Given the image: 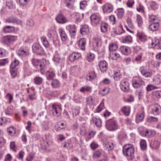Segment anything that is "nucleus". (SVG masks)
Listing matches in <instances>:
<instances>
[{"instance_id":"obj_1","label":"nucleus","mask_w":161,"mask_h":161,"mask_svg":"<svg viewBox=\"0 0 161 161\" xmlns=\"http://www.w3.org/2000/svg\"><path fill=\"white\" fill-rule=\"evenodd\" d=\"M134 148L131 144H125L123 147V152L124 155L132 159L134 158Z\"/></svg>"},{"instance_id":"obj_2","label":"nucleus","mask_w":161,"mask_h":161,"mask_svg":"<svg viewBox=\"0 0 161 161\" xmlns=\"http://www.w3.org/2000/svg\"><path fill=\"white\" fill-rule=\"evenodd\" d=\"M31 62L34 66L40 71L44 70L46 68L47 62L45 59L39 60L37 59L32 58L31 60Z\"/></svg>"},{"instance_id":"obj_3","label":"nucleus","mask_w":161,"mask_h":161,"mask_svg":"<svg viewBox=\"0 0 161 161\" xmlns=\"http://www.w3.org/2000/svg\"><path fill=\"white\" fill-rule=\"evenodd\" d=\"M106 125V128L110 131H114L118 128V125L116 121L113 119L108 120Z\"/></svg>"},{"instance_id":"obj_4","label":"nucleus","mask_w":161,"mask_h":161,"mask_svg":"<svg viewBox=\"0 0 161 161\" xmlns=\"http://www.w3.org/2000/svg\"><path fill=\"white\" fill-rule=\"evenodd\" d=\"M33 52L37 55H43L45 54L44 51L40 45L38 43H35L32 46Z\"/></svg>"},{"instance_id":"obj_5","label":"nucleus","mask_w":161,"mask_h":161,"mask_svg":"<svg viewBox=\"0 0 161 161\" xmlns=\"http://www.w3.org/2000/svg\"><path fill=\"white\" fill-rule=\"evenodd\" d=\"M66 29L69 31V34L72 38H75L76 35V29L74 25H69L66 27Z\"/></svg>"},{"instance_id":"obj_6","label":"nucleus","mask_w":161,"mask_h":161,"mask_svg":"<svg viewBox=\"0 0 161 161\" xmlns=\"http://www.w3.org/2000/svg\"><path fill=\"white\" fill-rule=\"evenodd\" d=\"M144 84V82L138 78H134L132 80V85L135 88L140 87Z\"/></svg>"},{"instance_id":"obj_7","label":"nucleus","mask_w":161,"mask_h":161,"mask_svg":"<svg viewBox=\"0 0 161 161\" xmlns=\"http://www.w3.org/2000/svg\"><path fill=\"white\" fill-rule=\"evenodd\" d=\"M53 113L54 116L58 117L61 114V108L58 105H53L52 106Z\"/></svg>"},{"instance_id":"obj_8","label":"nucleus","mask_w":161,"mask_h":161,"mask_svg":"<svg viewBox=\"0 0 161 161\" xmlns=\"http://www.w3.org/2000/svg\"><path fill=\"white\" fill-rule=\"evenodd\" d=\"M121 89L124 92H127L129 90V83L125 80H123L121 81L120 84Z\"/></svg>"},{"instance_id":"obj_9","label":"nucleus","mask_w":161,"mask_h":161,"mask_svg":"<svg viewBox=\"0 0 161 161\" xmlns=\"http://www.w3.org/2000/svg\"><path fill=\"white\" fill-rule=\"evenodd\" d=\"M17 37L15 36H7L4 38V42L6 44H8L15 41Z\"/></svg>"},{"instance_id":"obj_10","label":"nucleus","mask_w":161,"mask_h":161,"mask_svg":"<svg viewBox=\"0 0 161 161\" xmlns=\"http://www.w3.org/2000/svg\"><path fill=\"white\" fill-rule=\"evenodd\" d=\"M99 66L100 70L103 72L106 71L108 69V64L105 61H102L99 62Z\"/></svg>"},{"instance_id":"obj_11","label":"nucleus","mask_w":161,"mask_h":161,"mask_svg":"<svg viewBox=\"0 0 161 161\" xmlns=\"http://www.w3.org/2000/svg\"><path fill=\"white\" fill-rule=\"evenodd\" d=\"M81 56L80 53H74L69 56V59L71 62H73L77 60Z\"/></svg>"},{"instance_id":"obj_12","label":"nucleus","mask_w":161,"mask_h":161,"mask_svg":"<svg viewBox=\"0 0 161 161\" xmlns=\"http://www.w3.org/2000/svg\"><path fill=\"white\" fill-rule=\"evenodd\" d=\"M56 20L59 23L63 24L67 22L68 20L63 14H60L57 16Z\"/></svg>"},{"instance_id":"obj_13","label":"nucleus","mask_w":161,"mask_h":161,"mask_svg":"<svg viewBox=\"0 0 161 161\" xmlns=\"http://www.w3.org/2000/svg\"><path fill=\"white\" fill-rule=\"evenodd\" d=\"M58 32L62 41H66L68 39V36L65 31L62 28H59Z\"/></svg>"},{"instance_id":"obj_14","label":"nucleus","mask_w":161,"mask_h":161,"mask_svg":"<svg viewBox=\"0 0 161 161\" xmlns=\"http://www.w3.org/2000/svg\"><path fill=\"white\" fill-rule=\"evenodd\" d=\"M103 9L104 13H109L113 11V7L111 4L106 3L103 6Z\"/></svg>"},{"instance_id":"obj_15","label":"nucleus","mask_w":161,"mask_h":161,"mask_svg":"<svg viewBox=\"0 0 161 161\" xmlns=\"http://www.w3.org/2000/svg\"><path fill=\"white\" fill-rule=\"evenodd\" d=\"M90 19L91 21L96 25L99 24L100 21V17L95 14H92L91 15Z\"/></svg>"},{"instance_id":"obj_16","label":"nucleus","mask_w":161,"mask_h":161,"mask_svg":"<svg viewBox=\"0 0 161 161\" xmlns=\"http://www.w3.org/2000/svg\"><path fill=\"white\" fill-rule=\"evenodd\" d=\"M121 53L124 55H128L130 53L129 47L126 46H122L120 48Z\"/></svg>"},{"instance_id":"obj_17","label":"nucleus","mask_w":161,"mask_h":161,"mask_svg":"<svg viewBox=\"0 0 161 161\" xmlns=\"http://www.w3.org/2000/svg\"><path fill=\"white\" fill-rule=\"evenodd\" d=\"M86 39L85 38H82L79 41L78 44L79 47L82 50H84L86 48Z\"/></svg>"},{"instance_id":"obj_18","label":"nucleus","mask_w":161,"mask_h":161,"mask_svg":"<svg viewBox=\"0 0 161 161\" xmlns=\"http://www.w3.org/2000/svg\"><path fill=\"white\" fill-rule=\"evenodd\" d=\"M158 21L157 20L156 22H154L149 25V29L151 31H155L158 29Z\"/></svg>"},{"instance_id":"obj_19","label":"nucleus","mask_w":161,"mask_h":161,"mask_svg":"<svg viewBox=\"0 0 161 161\" xmlns=\"http://www.w3.org/2000/svg\"><path fill=\"white\" fill-rule=\"evenodd\" d=\"M144 112L142 110V111L136 116V122L137 123H139L142 121L144 116Z\"/></svg>"},{"instance_id":"obj_20","label":"nucleus","mask_w":161,"mask_h":161,"mask_svg":"<svg viewBox=\"0 0 161 161\" xmlns=\"http://www.w3.org/2000/svg\"><path fill=\"white\" fill-rule=\"evenodd\" d=\"M136 36L141 42H145L147 40V36L143 33L138 32Z\"/></svg>"},{"instance_id":"obj_21","label":"nucleus","mask_w":161,"mask_h":161,"mask_svg":"<svg viewBox=\"0 0 161 161\" xmlns=\"http://www.w3.org/2000/svg\"><path fill=\"white\" fill-rule=\"evenodd\" d=\"M18 53L19 55L25 56L28 54V51L26 48L22 47L18 51Z\"/></svg>"},{"instance_id":"obj_22","label":"nucleus","mask_w":161,"mask_h":161,"mask_svg":"<svg viewBox=\"0 0 161 161\" xmlns=\"http://www.w3.org/2000/svg\"><path fill=\"white\" fill-rule=\"evenodd\" d=\"M89 31V28L88 25H84L80 29V33L83 35H85L87 34Z\"/></svg>"},{"instance_id":"obj_23","label":"nucleus","mask_w":161,"mask_h":161,"mask_svg":"<svg viewBox=\"0 0 161 161\" xmlns=\"http://www.w3.org/2000/svg\"><path fill=\"white\" fill-rule=\"evenodd\" d=\"M3 30L5 33H11L14 31L15 28L13 26H7L3 28Z\"/></svg>"},{"instance_id":"obj_24","label":"nucleus","mask_w":161,"mask_h":161,"mask_svg":"<svg viewBox=\"0 0 161 161\" xmlns=\"http://www.w3.org/2000/svg\"><path fill=\"white\" fill-rule=\"evenodd\" d=\"M141 73L142 75L146 78L150 77L152 75V73L151 71H147L145 69L142 70Z\"/></svg>"},{"instance_id":"obj_25","label":"nucleus","mask_w":161,"mask_h":161,"mask_svg":"<svg viewBox=\"0 0 161 161\" xmlns=\"http://www.w3.org/2000/svg\"><path fill=\"white\" fill-rule=\"evenodd\" d=\"M108 27V25L107 23L105 22H102L101 23L100 29L101 31L102 32H106L107 31Z\"/></svg>"},{"instance_id":"obj_26","label":"nucleus","mask_w":161,"mask_h":161,"mask_svg":"<svg viewBox=\"0 0 161 161\" xmlns=\"http://www.w3.org/2000/svg\"><path fill=\"white\" fill-rule=\"evenodd\" d=\"M56 35L57 32L54 30L50 31L47 34V36L51 40H52V39L53 40V38Z\"/></svg>"},{"instance_id":"obj_27","label":"nucleus","mask_w":161,"mask_h":161,"mask_svg":"<svg viewBox=\"0 0 161 161\" xmlns=\"http://www.w3.org/2000/svg\"><path fill=\"white\" fill-rule=\"evenodd\" d=\"M51 85L54 88L58 87L60 86V82L58 80L56 79L52 80Z\"/></svg>"},{"instance_id":"obj_28","label":"nucleus","mask_w":161,"mask_h":161,"mask_svg":"<svg viewBox=\"0 0 161 161\" xmlns=\"http://www.w3.org/2000/svg\"><path fill=\"white\" fill-rule=\"evenodd\" d=\"M33 80L34 83L36 85H40L42 82L43 79L41 77L36 76L34 78Z\"/></svg>"},{"instance_id":"obj_29","label":"nucleus","mask_w":161,"mask_h":161,"mask_svg":"<svg viewBox=\"0 0 161 161\" xmlns=\"http://www.w3.org/2000/svg\"><path fill=\"white\" fill-rule=\"evenodd\" d=\"M121 112L125 115L128 116L130 113V109L129 107L124 106L121 109Z\"/></svg>"},{"instance_id":"obj_30","label":"nucleus","mask_w":161,"mask_h":161,"mask_svg":"<svg viewBox=\"0 0 161 161\" xmlns=\"http://www.w3.org/2000/svg\"><path fill=\"white\" fill-rule=\"evenodd\" d=\"M73 147V145L71 140H69L65 141L63 146L64 148L67 149H69Z\"/></svg>"},{"instance_id":"obj_31","label":"nucleus","mask_w":161,"mask_h":161,"mask_svg":"<svg viewBox=\"0 0 161 161\" xmlns=\"http://www.w3.org/2000/svg\"><path fill=\"white\" fill-rule=\"evenodd\" d=\"M150 130H147L145 131L142 130L140 132V134L142 136L149 137L151 136Z\"/></svg>"},{"instance_id":"obj_32","label":"nucleus","mask_w":161,"mask_h":161,"mask_svg":"<svg viewBox=\"0 0 161 161\" xmlns=\"http://www.w3.org/2000/svg\"><path fill=\"white\" fill-rule=\"evenodd\" d=\"M41 40L43 45L46 48H48L49 47L50 45L47 38L46 37H42L41 38Z\"/></svg>"},{"instance_id":"obj_33","label":"nucleus","mask_w":161,"mask_h":161,"mask_svg":"<svg viewBox=\"0 0 161 161\" xmlns=\"http://www.w3.org/2000/svg\"><path fill=\"white\" fill-rule=\"evenodd\" d=\"M93 122L94 123L95 125L98 127H100L101 125L102 122L99 119L94 118L92 119Z\"/></svg>"},{"instance_id":"obj_34","label":"nucleus","mask_w":161,"mask_h":161,"mask_svg":"<svg viewBox=\"0 0 161 161\" xmlns=\"http://www.w3.org/2000/svg\"><path fill=\"white\" fill-rule=\"evenodd\" d=\"M55 76L54 74L52 71H48L46 74L47 79L48 80H53Z\"/></svg>"},{"instance_id":"obj_35","label":"nucleus","mask_w":161,"mask_h":161,"mask_svg":"<svg viewBox=\"0 0 161 161\" xmlns=\"http://www.w3.org/2000/svg\"><path fill=\"white\" fill-rule=\"evenodd\" d=\"M105 147L108 151H109L113 149L114 145L113 143L107 142L105 144Z\"/></svg>"},{"instance_id":"obj_36","label":"nucleus","mask_w":161,"mask_h":161,"mask_svg":"<svg viewBox=\"0 0 161 161\" xmlns=\"http://www.w3.org/2000/svg\"><path fill=\"white\" fill-rule=\"evenodd\" d=\"M140 146L141 149L143 150H145L147 148V143L145 141L141 139L140 142Z\"/></svg>"},{"instance_id":"obj_37","label":"nucleus","mask_w":161,"mask_h":161,"mask_svg":"<svg viewBox=\"0 0 161 161\" xmlns=\"http://www.w3.org/2000/svg\"><path fill=\"white\" fill-rule=\"evenodd\" d=\"M94 54L93 53H89L87 54L86 59L88 61H92L94 60Z\"/></svg>"},{"instance_id":"obj_38","label":"nucleus","mask_w":161,"mask_h":161,"mask_svg":"<svg viewBox=\"0 0 161 161\" xmlns=\"http://www.w3.org/2000/svg\"><path fill=\"white\" fill-rule=\"evenodd\" d=\"M118 137L119 139L123 141L126 139V135L123 132H120L118 134Z\"/></svg>"},{"instance_id":"obj_39","label":"nucleus","mask_w":161,"mask_h":161,"mask_svg":"<svg viewBox=\"0 0 161 161\" xmlns=\"http://www.w3.org/2000/svg\"><path fill=\"white\" fill-rule=\"evenodd\" d=\"M7 131L8 134L11 135H12V134H15L16 133V129L13 126H11L8 128Z\"/></svg>"},{"instance_id":"obj_40","label":"nucleus","mask_w":161,"mask_h":161,"mask_svg":"<svg viewBox=\"0 0 161 161\" xmlns=\"http://www.w3.org/2000/svg\"><path fill=\"white\" fill-rule=\"evenodd\" d=\"M93 40L96 43V45L97 47L100 46L101 41V39L98 36H95L93 38Z\"/></svg>"},{"instance_id":"obj_41","label":"nucleus","mask_w":161,"mask_h":161,"mask_svg":"<svg viewBox=\"0 0 161 161\" xmlns=\"http://www.w3.org/2000/svg\"><path fill=\"white\" fill-rule=\"evenodd\" d=\"M10 72L11 75L13 78H14L17 75V71L15 68H10Z\"/></svg>"},{"instance_id":"obj_42","label":"nucleus","mask_w":161,"mask_h":161,"mask_svg":"<svg viewBox=\"0 0 161 161\" xmlns=\"http://www.w3.org/2000/svg\"><path fill=\"white\" fill-rule=\"evenodd\" d=\"M134 52L136 53H137L141 52L143 51L142 48L140 46H136L133 47Z\"/></svg>"},{"instance_id":"obj_43","label":"nucleus","mask_w":161,"mask_h":161,"mask_svg":"<svg viewBox=\"0 0 161 161\" xmlns=\"http://www.w3.org/2000/svg\"><path fill=\"white\" fill-rule=\"evenodd\" d=\"M132 41V38L130 36H126L122 39V42L123 43L130 42Z\"/></svg>"},{"instance_id":"obj_44","label":"nucleus","mask_w":161,"mask_h":161,"mask_svg":"<svg viewBox=\"0 0 161 161\" xmlns=\"http://www.w3.org/2000/svg\"><path fill=\"white\" fill-rule=\"evenodd\" d=\"M153 82L156 85H158L161 83V77L159 76L154 78L153 80Z\"/></svg>"},{"instance_id":"obj_45","label":"nucleus","mask_w":161,"mask_h":161,"mask_svg":"<svg viewBox=\"0 0 161 161\" xmlns=\"http://www.w3.org/2000/svg\"><path fill=\"white\" fill-rule=\"evenodd\" d=\"M91 90V88L88 86H85L82 87L80 89L81 92L84 93L90 91Z\"/></svg>"},{"instance_id":"obj_46","label":"nucleus","mask_w":161,"mask_h":161,"mask_svg":"<svg viewBox=\"0 0 161 161\" xmlns=\"http://www.w3.org/2000/svg\"><path fill=\"white\" fill-rule=\"evenodd\" d=\"M118 46L116 44L114 43L110 45L109 46V48L111 51H115L117 50Z\"/></svg>"},{"instance_id":"obj_47","label":"nucleus","mask_w":161,"mask_h":161,"mask_svg":"<svg viewBox=\"0 0 161 161\" xmlns=\"http://www.w3.org/2000/svg\"><path fill=\"white\" fill-rule=\"evenodd\" d=\"M160 144V141L155 140L153 142V147L155 149H158L159 147Z\"/></svg>"},{"instance_id":"obj_48","label":"nucleus","mask_w":161,"mask_h":161,"mask_svg":"<svg viewBox=\"0 0 161 161\" xmlns=\"http://www.w3.org/2000/svg\"><path fill=\"white\" fill-rule=\"evenodd\" d=\"M34 22L33 20L31 19H28L26 23V25L27 26L32 27L34 25Z\"/></svg>"},{"instance_id":"obj_49","label":"nucleus","mask_w":161,"mask_h":161,"mask_svg":"<svg viewBox=\"0 0 161 161\" xmlns=\"http://www.w3.org/2000/svg\"><path fill=\"white\" fill-rule=\"evenodd\" d=\"M111 56L112 59L114 60H116L120 57L119 54L115 53H112Z\"/></svg>"},{"instance_id":"obj_50","label":"nucleus","mask_w":161,"mask_h":161,"mask_svg":"<svg viewBox=\"0 0 161 161\" xmlns=\"http://www.w3.org/2000/svg\"><path fill=\"white\" fill-rule=\"evenodd\" d=\"M152 112L155 115H157L159 112V109L158 107H154L152 109Z\"/></svg>"},{"instance_id":"obj_51","label":"nucleus","mask_w":161,"mask_h":161,"mask_svg":"<svg viewBox=\"0 0 161 161\" xmlns=\"http://www.w3.org/2000/svg\"><path fill=\"white\" fill-rule=\"evenodd\" d=\"M104 106V103L103 102H101L100 105L97 108L96 111L97 112H100L103 109Z\"/></svg>"},{"instance_id":"obj_52","label":"nucleus","mask_w":161,"mask_h":161,"mask_svg":"<svg viewBox=\"0 0 161 161\" xmlns=\"http://www.w3.org/2000/svg\"><path fill=\"white\" fill-rule=\"evenodd\" d=\"M159 41H160L158 39L155 38L154 40H152L151 45L152 46H157L158 47L159 43Z\"/></svg>"},{"instance_id":"obj_53","label":"nucleus","mask_w":161,"mask_h":161,"mask_svg":"<svg viewBox=\"0 0 161 161\" xmlns=\"http://www.w3.org/2000/svg\"><path fill=\"white\" fill-rule=\"evenodd\" d=\"M19 62L18 60L15 59L14 61L12 62L10 66V68H15V67L17 66L19 64Z\"/></svg>"},{"instance_id":"obj_54","label":"nucleus","mask_w":161,"mask_h":161,"mask_svg":"<svg viewBox=\"0 0 161 161\" xmlns=\"http://www.w3.org/2000/svg\"><path fill=\"white\" fill-rule=\"evenodd\" d=\"M153 95L157 98H159L161 96V91H155L153 92Z\"/></svg>"},{"instance_id":"obj_55","label":"nucleus","mask_w":161,"mask_h":161,"mask_svg":"<svg viewBox=\"0 0 161 161\" xmlns=\"http://www.w3.org/2000/svg\"><path fill=\"white\" fill-rule=\"evenodd\" d=\"M102 151L101 150H98L96 151L93 154V156L94 158H98L101 155Z\"/></svg>"},{"instance_id":"obj_56","label":"nucleus","mask_w":161,"mask_h":161,"mask_svg":"<svg viewBox=\"0 0 161 161\" xmlns=\"http://www.w3.org/2000/svg\"><path fill=\"white\" fill-rule=\"evenodd\" d=\"M109 90L107 88H105L103 89L101 92H100L99 93L102 96H104L107 94L109 92Z\"/></svg>"},{"instance_id":"obj_57","label":"nucleus","mask_w":161,"mask_h":161,"mask_svg":"<svg viewBox=\"0 0 161 161\" xmlns=\"http://www.w3.org/2000/svg\"><path fill=\"white\" fill-rule=\"evenodd\" d=\"M10 149L16 152L17 151V148L14 142H11L10 143Z\"/></svg>"},{"instance_id":"obj_58","label":"nucleus","mask_w":161,"mask_h":161,"mask_svg":"<svg viewBox=\"0 0 161 161\" xmlns=\"http://www.w3.org/2000/svg\"><path fill=\"white\" fill-rule=\"evenodd\" d=\"M136 21L139 26L141 25L142 23V18L139 15H137L136 17Z\"/></svg>"},{"instance_id":"obj_59","label":"nucleus","mask_w":161,"mask_h":161,"mask_svg":"<svg viewBox=\"0 0 161 161\" xmlns=\"http://www.w3.org/2000/svg\"><path fill=\"white\" fill-rule=\"evenodd\" d=\"M53 59L54 62L58 63L60 61L61 58L58 55L55 54L54 56Z\"/></svg>"},{"instance_id":"obj_60","label":"nucleus","mask_w":161,"mask_h":161,"mask_svg":"<svg viewBox=\"0 0 161 161\" xmlns=\"http://www.w3.org/2000/svg\"><path fill=\"white\" fill-rule=\"evenodd\" d=\"M13 23L17 25L20 24L21 22L20 20L15 17H12Z\"/></svg>"},{"instance_id":"obj_61","label":"nucleus","mask_w":161,"mask_h":161,"mask_svg":"<svg viewBox=\"0 0 161 161\" xmlns=\"http://www.w3.org/2000/svg\"><path fill=\"white\" fill-rule=\"evenodd\" d=\"M124 13L123 9L119 10L118 12L117 15L119 18H121L124 15Z\"/></svg>"},{"instance_id":"obj_62","label":"nucleus","mask_w":161,"mask_h":161,"mask_svg":"<svg viewBox=\"0 0 161 161\" xmlns=\"http://www.w3.org/2000/svg\"><path fill=\"white\" fill-rule=\"evenodd\" d=\"M121 75V73L118 70L114 72V78L115 80H118L119 77Z\"/></svg>"},{"instance_id":"obj_63","label":"nucleus","mask_w":161,"mask_h":161,"mask_svg":"<svg viewBox=\"0 0 161 161\" xmlns=\"http://www.w3.org/2000/svg\"><path fill=\"white\" fill-rule=\"evenodd\" d=\"M80 112V108L79 107H76L74 109V111L73 113V116H77Z\"/></svg>"},{"instance_id":"obj_64","label":"nucleus","mask_w":161,"mask_h":161,"mask_svg":"<svg viewBox=\"0 0 161 161\" xmlns=\"http://www.w3.org/2000/svg\"><path fill=\"white\" fill-rule=\"evenodd\" d=\"M65 3L67 6L69 8L72 7V0H65Z\"/></svg>"}]
</instances>
